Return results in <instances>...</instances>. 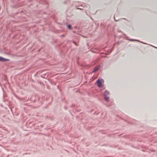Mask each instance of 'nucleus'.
<instances>
[{"mask_svg":"<svg viewBox=\"0 0 157 157\" xmlns=\"http://www.w3.org/2000/svg\"><path fill=\"white\" fill-rule=\"evenodd\" d=\"M9 61V59H6L0 56V61Z\"/></svg>","mask_w":157,"mask_h":157,"instance_id":"f03ea898","label":"nucleus"},{"mask_svg":"<svg viewBox=\"0 0 157 157\" xmlns=\"http://www.w3.org/2000/svg\"><path fill=\"white\" fill-rule=\"evenodd\" d=\"M104 82V81L103 79H98L96 81V83L98 87H101L103 86V83Z\"/></svg>","mask_w":157,"mask_h":157,"instance_id":"f257e3e1","label":"nucleus"},{"mask_svg":"<svg viewBox=\"0 0 157 157\" xmlns=\"http://www.w3.org/2000/svg\"><path fill=\"white\" fill-rule=\"evenodd\" d=\"M97 69H96V68H95L94 69V71H96V70H97Z\"/></svg>","mask_w":157,"mask_h":157,"instance_id":"423d86ee","label":"nucleus"},{"mask_svg":"<svg viewBox=\"0 0 157 157\" xmlns=\"http://www.w3.org/2000/svg\"><path fill=\"white\" fill-rule=\"evenodd\" d=\"M109 92L107 91H105V95H108L109 94Z\"/></svg>","mask_w":157,"mask_h":157,"instance_id":"7ed1b4c3","label":"nucleus"},{"mask_svg":"<svg viewBox=\"0 0 157 157\" xmlns=\"http://www.w3.org/2000/svg\"><path fill=\"white\" fill-rule=\"evenodd\" d=\"M105 99L106 101H108L109 100V98L107 97H105Z\"/></svg>","mask_w":157,"mask_h":157,"instance_id":"20e7f679","label":"nucleus"},{"mask_svg":"<svg viewBox=\"0 0 157 157\" xmlns=\"http://www.w3.org/2000/svg\"><path fill=\"white\" fill-rule=\"evenodd\" d=\"M67 27L69 29H71V26L70 25H68L67 26Z\"/></svg>","mask_w":157,"mask_h":157,"instance_id":"39448f33","label":"nucleus"}]
</instances>
